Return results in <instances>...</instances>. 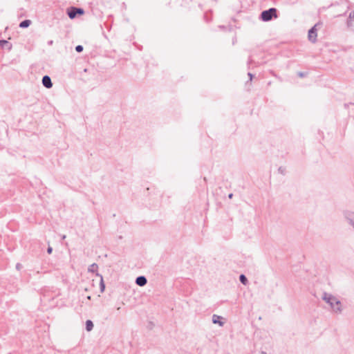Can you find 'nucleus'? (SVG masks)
<instances>
[{
    "label": "nucleus",
    "mask_w": 354,
    "mask_h": 354,
    "mask_svg": "<svg viewBox=\"0 0 354 354\" xmlns=\"http://www.w3.org/2000/svg\"><path fill=\"white\" fill-rule=\"evenodd\" d=\"M232 197H233V194H230L228 195V198H232Z\"/></svg>",
    "instance_id": "412c9836"
},
{
    "label": "nucleus",
    "mask_w": 354,
    "mask_h": 354,
    "mask_svg": "<svg viewBox=\"0 0 354 354\" xmlns=\"http://www.w3.org/2000/svg\"><path fill=\"white\" fill-rule=\"evenodd\" d=\"M66 238V235H63L62 239H64Z\"/></svg>",
    "instance_id": "bb28decb"
},
{
    "label": "nucleus",
    "mask_w": 354,
    "mask_h": 354,
    "mask_svg": "<svg viewBox=\"0 0 354 354\" xmlns=\"http://www.w3.org/2000/svg\"><path fill=\"white\" fill-rule=\"evenodd\" d=\"M319 24H316L313 27H312L308 31V39L312 42H315L317 40V27L319 26Z\"/></svg>",
    "instance_id": "20e7f679"
},
{
    "label": "nucleus",
    "mask_w": 354,
    "mask_h": 354,
    "mask_svg": "<svg viewBox=\"0 0 354 354\" xmlns=\"http://www.w3.org/2000/svg\"><path fill=\"white\" fill-rule=\"evenodd\" d=\"M52 44H53V41H48V44H49V45H51Z\"/></svg>",
    "instance_id": "b1692460"
},
{
    "label": "nucleus",
    "mask_w": 354,
    "mask_h": 354,
    "mask_svg": "<svg viewBox=\"0 0 354 354\" xmlns=\"http://www.w3.org/2000/svg\"><path fill=\"white\" fill-rule=\"evenodd\" d=\"M52 252H53V248H52L51 247H50V246H49V247L47 248V252H48V254H51V253H52Z\"/></svg>",
    "instance_id": "a211bd4d"
},
{
    "label": "nucleus",
    "mask_w": 354,
    "mask_h": 354,
    "mask_svg": "<svg viewBox=\"0 0 354 354\" xmlns=\"http://www.w3.org/2000/svg\"><path fill=\"white\" fill-rule=\"evenodd\" d=\"M42 84L47 88H50L53 86V83H52L51 79L48 75H44L43 77Z\"/></svg>",
    "instance_id": "0eeeda50"
},
{
    "label": "nucleus",
    "mask_w": 354,
    "mask_h": 354,
    "mask_svg": "<svg viewBox=\"0 0 354 354\" xmlns=\"http://www.w3.org/2000/svg\"><path fill=\"white\" fill-rule=\"evenodd\" d=\"M93 328V323L91 320H87L86 322V330L87 331H91Z\"/></svg>",
    "instance_id": "9b49d317"
},
{
    "label": "nucleus",
    "mask_w": 354,
    "mask_h": 354,
    "mask_svg": "<svg viewBox=\"0 0 354 354\" xmlns=\"http://www.w3.org/2000/svg\"><path fill=\"white\" fill-rule=\"evenodd\" d=\"M97 276L100 277V291L101 292H103L104 291L105 285L104 283L103 278L101 274H99L98 273L96 274Z\"/></svg>",
    "instance_id": "ddd939ff"
},
{
    "label": "nucleus",
    "mask_w": 354,
    "mask_h": 354,
    "mask_svg": "<svg viewBox=\"0 0 354 354\" xmlns=\"http://www.w3.org/2000/svg\"><path fill=\"white\" fill-rule=\"evenodd\" d=\"M87 299L90 300L91 299V296H87Z\"/></svg>",
    "instance_id": "5701e85b"
},
{
    "label": "nucleus",
    "mask_w": 354,
    "mask_h": 354,
    "mask_svg": "<svg viewBox=\"0 0 354 354\" xmlns=\"http://www.w3.org/2000/svg\"><path fill=\"white\" fill-rule=\"evenodd\" d=\"M75 50L77 52V53H81L82 50H83V46L82 45H77L76 47H75Z\"/></svg>",
    "instance_id": "2eb2a0df"
},
{
    "label": "nucleus",
    "mask_w": 354,
    "mask_h": 354,
    "mask_svg": "<svg viewBox=\"0 0 354 354\" xmlns=\"http://www.w3.org/2000/svg\"><path fill=\"white\" fill-rule=\"evenodd\" d=\"M347 26L351 30L354 31V10L349 13Z\"/></svg>",
    "instance_id": "423d86ee"
},
{
    "label": "nucleus",
    "mask_w": 354,
    "mask_h": 354,
    "mask_svg": "<svg viewBox=\"0 0 354 354\" xmlns=\"http://www.w3.org/2000/svg\"><path fill=\"white\" fill-rule=\"evenodd\" d=\"M341 3H345V4H346V0H342V1H341Z\"/></svg>",
    "instance_id": "4be33fe9"
},
{
    "label": "nucleus",
    "mask_w": 354,
    "mask_h": 354,
    "mask_svg": "<svg viewBox=\"0 0 354 354\" xmlns=\"http://www.w3.org/2000/svg\"><path fill=\"white\" fill-rule=\"evenodd\" d=\"M30 24H31V21L29 19H26V20L22 21L19 24V27L21 28H28Z\"/></svg>",
    "instance_id": "9d476101"
},
{
    "label": "nucleus",
    "mask_w": 354,
    "mask_h": 354,
    "mask_svg": "<svg viewBox=\"0 0 354 354\" xmlns=\"http://www.w3.org/2000/svg\"><path fill=\"white\" fill-rule=\"evenodd\" d=\"M84 13V9L81 8L77 7H71L67 10L68 16L70 19H73L75 18L77 15H82Z\"/></svg>",
    "instance_id": "7ed1b4c3"
},
{
    "label": "nucleus",
    "mask_w": 354,
    "mask_h": 354,
    "mask_svg": "<svg viewBox=\"0 0 354 354\" xmlns=\"http://www.w3.org/2000/svg\"><path fill=\"white\" fill-rule=\"evenodd\" d=\"M248 76L250 77V80L251 81L252 80V77H253V75L251 73H248Z\"/></svg>",
    "instance_id": "6ab92c4d"
},
{
    "label": "nucleus",
    "mask_w": 354,
    "mask_h": 354,
    "mask_svg": "<svg viewBox=\"0 0 354 354\" xmlns=\"http://www.w3.org/2000/svg\"><path fill=\"white\" fill-rule=\"evenodd\" d=\"M97 268H98V266L96 263H93L91 264L88 268V271L90 272H93V273H95L97 272Z\"/></svg>",
    "instance_id": "f8f14e48"
},
{
    "label": "nucleus",
    "mask_w": 354,
    "mask_h": 354,
    "mask_svg": "<svg viewBox=\"0 0 354 354\" xmlns=\"http://www.w3.org/2000/svg\"><path fill=\"white\" fill-rule=\"evenodd\" d=\"M298 75H299L300 77H304L306 75V74H305V73H303V72H299V73H298Z\"/></svg>",
    "instance_id": "f3484780"
},
{
    "label": "nucleus",
    "mask_w": 354,
    "mask_h": 354,
    "mask_svg": "<svg viewBox=\"0 0 354 354\" xmlns=\"http://www.w3.org/2000/svg\"><path fill=\"white\" fill-rule=\"evenodd\" d=\"M261 354H267L265 351H261Z\"/></svg>",
    "instance_id": "a878e982"
},
{
    "label": "nucleus",
    "mask_w": 354,
    "mask_h": 354,
    "mask_svg": "<svg viewBox=\"0 0 354 354\" xmlns=\"http://www.w3.org/2000/svg\"><path fill=\"white\" fill-rule=\"evenodd\" d=\"M347 222L354 228V212H346L344 214Z\"/></svg>",
    "instance_id": "39448f33"
},
{
    "label": "nucleus",
    "mask_w": 354,
    "mask_h": 354,
    "mask_svg": "<svg viewBox=\"0 0 354 354\" xmlns=\"http://www.w3.org/2000/svg\"><path fill=\"white\" fill-rule=\"evenodd\" d=\"M239 280L244 285H245L247 283V282H248V279H247L246 277L244 274H241L240 275Z\"/></svg>",
    "instance_id": "4468645a"
},
{
    "label": "nucleus",
    "mask_w": 354,
    "mask_h": 354,
    "mask_svg": "<svg viewBox=\"0 0 354 354\" xmlns=\"http://www.w3.org/2000/svg\"><path fill=\"white\" fill-rule=\"evenodd\" d=\"M147 283V279L145 276H139L136 279V283L139 286H144Z\"/></svg>",
    "instance_id": "6e6552de"
},
{
    "label": "nucleus",
    "mask_w": 354,
    "mask_h": 354,
    "mask_svg": "<svg viewBox=\"0 0 354 354\" xmlns=\"http://www.w3.org/2000/svg\"><path fill=\"white\" fill-rule=\"evenodd\" d=\"M336 4H337L336 3H332V4L330 5V7L334 6H335Z\"/></svg>",
    "instance_id": "393cba45"
},
{
    "label": "nucleus",
    "mask_w": 354,
    "mask_h": 354,
    "mask_svg": "<svg viewBox=\"0 0 354 354\" xmlns=\"http://www.w3.org/2000/svg\"><path fill=\"white\" fill-rule=\"evenodd\" d=\"M6 44H9L8 41H7L6 40H0V46L1 47H3L4 45H6Z\"/></svg>",
    "instance_id": "dca6fc26"
},
{
    "label": "nucleus",
    "mask_w": 354,
    "mask_h": 354,
    "mask_svg": "<svg viewBox=\"0 0 354 354\" xmlns=\"http://www.w3.org/2000/svg\"><path fill=\"white\" fill-rule=\"evenodd\" d=\"M222 319V317L217 315H214L212 316V322L214 324H218L219 326H223L224 323L221 322L220 319Z\"/></svg>",
    "instance_id": "1a4fd4ad"
},
{
    "label": "nucleus",
    "mask_w": 354,
    "mask_h": 354,
    "mask_svg": "<svg viewBox=\"0 0 354 354\" xmlns=\"http://www.w3.org/2000/svg\"><path fill=\"white\" fill-rule=\"evenodd\" d=\"M277 10L274 8H269L268 10H263L261 13L260 18L263 21H269L272 19V18L277 17Z\"/></svg>",
    "instance_id": "f03ea898"
},
{
    "label": "nucleus",
    "mask_w": 354,
    "mask_h": 354,
    "mask_svg": "<svg viewBox=\"0 0 354 354\" xmlns=\"http://www.w3.org/2000/svg\"><path fill=\"white\" fill-rule=\"evenodd\" d=\"M21 267V265L20 263H17V266H16V268L17 270H19Z\"/></svg>",
    "instance_id": "aec40b11"
},
{
    "label": "nucleus",
    "mask_w": 354,
    "mask_h": 354,
    "mask_svg": "<svg viewBox=\"0 0 354 354\" xmlns=\"http://www.w3.org/2000/svg\"><path fill=\"white\" fill-rule=\"evenodd\" d=\"M322 299L330 306L334 313H342V305L341 301L336 297L330 293L324 292L322 294Z\"/></svg>",
    "instance_id": "f257e3e1"
}]
</instances>
